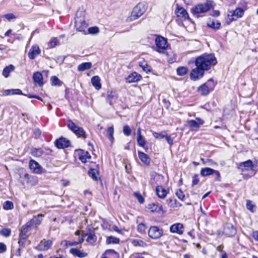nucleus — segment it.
Instances as JSON below:
<instances>
[{
  "label": "nucleus",
  "instance_id": "f257e3e1",
  "mask_svg": "<svg viewBox=\"0 0 258 258\" xmlns=\"http://www.w3.org/2000/svg\"><path fill=\"white\" fill-rule=\"evenodd\" d=\"M196 66L203 71L209 70L212 66L217 63L216 59L213 54H204L197 58Z\"/></svg>",
  "mask_w": 258,
  "mask_h": 258
},
{
  "label": "nucleus",
  "instance_id": "f03ea898",
  "mask_svg": "<svg viewBox=\"0 0 258 258\" xmlns=\"http://www.w3.org/2000/svg\"><path fill=\"white\" fill-rule=\"evenodd\" d=\"M84 11L79 10L77 12L75 18V27L76 30L80 32H83L87 27L88 24L84 20Z\"/></svg>",
  "mask_w": 258,
  "mask_h": 258
},
{
  "label": "nucleus",
  "instance_id": "7ed1b4c3",
  "mask_svg": "<svg viewBox=\"0 0 258 258\" xmlns=\"http://www.w3.org/2000/svg\"><path fill=\"white\" fill-rule=\"evenodd\" d=\"M146 8L143 4L139 3L135 7L131 16L127 18V21L131 22L141 17L145 12Z\"/></svg>",
  "mask_w": 258,
  "mask_h": 258
},
{
  "label": "nucleus",
  "instance_id": "20e7f679",
  "mask_svg": "<svg viewBox=\"0 0 258 258\" xmlns=\"http://www.w3.org/2000/svg\"><path fill=\"white\" fill-rule=\"evenodd\" d=\"M67 126L78 137L82 138L84 139L86 138V134L84 130L82 127L78 126L71 119L68 120Z\"/></svg>",
  "mask_w": 258,
  "mask_h": 258
},
{
  "label": "nucleus",
  "instance_id": "39448f33",
  "mask_svg": "<svg viewBox=\"0 0 258 258\" xmlns=\"http://www.w3.org/2000/svg\"><path fill=\"white\" fill-rule=\"evenodd\" d=\"M215 84L213 80L210 79L206 83L200 86L198 91L202 95L206 96L213 90Z\"/></svg>",
  "mask_w": 258,
  "mask_h": 258
},
{
  "label": "nucleus",
  "instance_id": "423d86ee",
  "mask_svg": "<svg viewBox=\"0 0 258 258\" xmlns=\"http://www.w3.org/2000/svg\"><path fill=\"white\" fill-rule=\"evenodd\" d=\"M212 7L211 2H208L206 4L197 5L195 8L191 10V13L194 15H197L201 13H204L209 11Z\"/></svg>",
  "mask_w": 258,
  "mask_h": 258
},
{
  "label": "nucleus",
  "instance_id": "0eeeda50",
  "mask_svg": "<svg viewBox=\"0 0 258 258\" xmlns=\"http://www.w3.org/2000/svg\"><path fill=\"white\" fill-rule=\"evenodd\" d=\"M155 44L157 51L159 52H163L167 47L166 40L162 36H158L156 38Z\"/></svg>",
  "mask_w": 258,
  "mask_h": 258
},
{
  "label": "nucleus",
  "instance_id": "6e6552de",
  "mask_svg": "<svg viewBox=\"0 0 258 258\" xmlns=\"http://www.w3.org/2000/svg\"><path fill=\"white\" fill-rule=\"evenodd\" d=\"M148 235L152 239L159 238L163 235V230L157 226H151L148 230Z\"/></svg>",
  "mask_w": 258,
  "mask_h": 258
},
{
  "label": "nucleus",
  "instance_id": "1a4fd4ad",
  "mask_svg": "<svg viewBox=\"0 0 258 258\" xmlns=\"http://www.w3.org/2000/svg\"><path fill=\"white\" fill-rule=\"evenodd\" d=\"M29 167L32 171L36 174H41L45 172V170L40 165L33 159L30 160L29 161Z\"/></svg>",
  "mask_w": 258,
  "mask_h": 258
},
{
  "label": "nucleus",
  "instance_id": "9d476101",
  "mask_svg": "<svg viewBox=\"0 0 258 258\" xmlns=\"http://www.w3.org/2000/svg\"><path fill=\"white\" fill-rule=\"evenodd\" d=\"M52 245V241L51 240L44 239L40 242L35 248L39 251H46L51 247Z\"/></svg>",
  "mask_w": 258,
  "mask_h": 258
},
{
  "label": "nucleus",
  "instance_id": "9b49d317",
  "mask_svg": "<svg viewBox=\"0 0 258 258\" xmlns=\"http://www.w3.org/2000/svg\"><path fill=\"white\" fill-rule=\"evenodd\" d=\"M43 216L44 215L41 214L35 216L31 220L27 222L26 224L31 228L37 227L41 223Z\"/></svg>",
  "mask_w": 258,
  "mask_h": 258
},
{
  "label": "nucleus",
  "instance_id": "f8f14e48",
  "mask_svg": "<svg viewBox=\"0 0 258 258\" xmlns=\"http://www.w3.org/2000/svg\"><path fill=\"white\" fill-rule=\"evenodd\" d=\"M223 233L228 237H232L236 234V230L232 224L227 223L224 227Z\"/></svg>",
  "mask_w": 258,
  "mask_h": 258
},
{
  "label": "nucleus",
  "instance_id": "ddd939ff",
  "mask_svg": "<svg viewBox=\"0 0 258 258\" xmlns=\"http://www.w3.org/2000/svg\"><path fill=\"white\" fill-rule=\"evenodd\" d=\"M244 10L242 8H237L233 12H231V15L228 14V17L231 20H236L238 18H241L244 14Z\"/></svg>",
  "mask_w": 258,
  "mask_h": 258
},
{
  "label": "nucleus",
  "instance_id": "4468645a",
  "mask_svg": "<svg viewBox=\"0 0 258 258\" xmlns=\"http://www.w3.org/2000/svg\"><path fill=\"white\" fill-rule=\"evenodd\" d=\"M204 74V71L198 67L193 69L190 73V78L194 81L198 80L200 77H202Z\"/></svg>",
  "mask_w": 258,
  "mask_h": 258
},
{
  "label": "nucleus",
  "instance_id": "2eb2a0df",
  "mask_svg": "<svg viewBox=\"0 0 258 258\" xmlns=\"http://www.w3.org/2000/svg\"><path fill=\"white\" fill-rule=\"evenodd\" d=\"M70 145L69 140L65 138H60L55 141V146L59 149L67 148Z\"/></svg>",
  "mask_w": 258,
  "mask_h": 258
},
{
  "label": "nucleus",
  "instance_id": "dca6fc26",
  "mask_svg": "<svg viewBox=\"0 0 258 258\" xmlns=\"http://www.w3.org/2000/svg\"><path fill=\"white\" fill-rule=\"evenodd\" d=\"M214 173L216 174V175L217 176V178H219L220 177L219 172L218 171L215 170L212 168L206 167L202 168L201 170V174L203 176L210 175Z\"/></svg>",
  "mask_w": 258,
  "mask_h": 258
},
{
  "label": "nucleus",
  "instance_id": "f3484780",
  "mask_svg": "<svg viewBox=\"0 0 258 258\" xmlns=\"http://www.w3.org/2000/svg\"><path fill=\"white\" fill-rule=\"evenodd\" d=\"M76 152L78 154L79 159L83 163L86 162L87 159L91 158V156L87 151L78 150H76Z\"/></svg>",
  "mask_w": 258,
  "mask_h": 258
},
{
  "label": "nucleus",
  "instance_id": "a211bd4d",
  "mask_svg": "<svg viewBox=\"0 0 258 258\" xmlns=\"http://www.w3.org/2000/svg\"><path fill=\"white\" fill-rule=\"evenodd\" d=\"M142 76L136 72H133L126 78V82L128 83L137 82L141 80Z\"/></svg>",
  "mask_w": 258,
  "mask_h": 258
},
{
  "label": "nucleus",
  "instance_id": "6ab92c4d",
  "mask_svg": "<svg viewBox=\"0 0 258 258\" xmlns=\"http://www.w3.org/2000/svg\"><path fill=\"white\" fill-rule=\"evenodd\" d=\"M175 13L177 17L182 20H186L189 19V16L186 11L183 8H178L175 11Z\"/></svg>",
  "mask_w": 258,
  "mask_h": 258
},
{
  "label": "nucleus",
  "instance_id": "aec40b11",
  "mask_svg": "<svg viewBox=\"0 0 258 258\" xmlns=\"http://www.w3.org/2000/svg\"><path fill=\"white\" fill-rule=\"evenodd\" d=\"M183 226L181 223H175L171 226L170 230L172 233H176L179 234H182L183 232Z\"/></svg>",
  "mask_w": 258,
  "mask_h": 258
},
{
  "label": "nucleus",
  "instance_id": "412c9836",
  "mask_svg": "<svg viewBox=\"0 0 258 258\" xmlns=\"http://www.w3.org/2000/svg\"><path fill=\"white\" fill-rule=\"evenodd\" d=\"M40 53V49L38 46H33L30 49L28 55L30 59H34Z\"/></svg>",
  "mask_w": 258,
  "mask_h": 258
},
{
  "label": "nucleus",
  "instance_id": "4be33fe9",
  "mask_svg": "<svg viewBox=\"0 0 258 258\" xmlns=\"http://www.w3.org/2000/svg\"><path fill=\"white\" fill-rule=\"evenodd\" d=\"M156 191L158 197L160 199H164L168 193V191L162 186L158 185L156 188Z\"/></svg>",
  "mask_w": 258,
  "mask_h": 258
},
{
  "label": "nucleus",
  "instance_id": "5701e85b",
  "mask_svg": "<svg viewBox=\"0 0 258 258\" xmlns=\"http://www.w3.org/2000/svg\"><path fill=\"white\" fill-rule=\"evenodd\" d=\"M31 228L27 226L26 224L23 225L21 229V232L20 233V238L21 239H26L27 237V233L30 230Z\"/></svg>",
  "mask_w": 258,
  "mask_h": 258
},
{
  "label": "nucleus",
  "instance_id": "b1692460",
  "mask_svg": "<svg viewBox=\"0 0 258 258\" xmlns=\"http://www.w3.org/2000/svg\"><path fill=\"white\" fill-rule=\"evenodd\" d=\"M138 156L139 159L144 164L149 165L150 163V158L148 155L141 151H138Z\"/></svg>",
  "mask_w": 258,
  "mask_h": 258
},
{
  "label": "nucleus",
  "instance_id": "393cba45",
  "mask_svg": "<svg viewBox=\"0 0 258 258\" xmlns=\"http://www.w3.org/2000/svg\"><path fill=\"white\" fill-rule=\"evenodd\" d=\"M253 165L251 161L247 160L240 164V168L242 171H248L252 169Z\"/></svg>",
  "mask_w": 258,
  "mask_h": 258
},
{
  "label": "nucleus",
  "instance_id": "a878e982",
  "mask_svg": "<svg viewBox=\"0 0 258 258\" xmlns=\"http://www.w3.org/2000/svg\"><path fill=\"white\" fill-rule=\"evenodd\" d=\"M70 252L74 255L81 258L84 257L87 255L86 253L82 252L80 250L75 248H71L70 249Z\"/></svg>",
  "mask_w": 258,
  "mask_h": 258
},
{
  "label": "nucleus",
  "instance_id": "bb28decb",
  "mask_svg": "<svg viewBox=\"0 0 258 258\" xmlns=\"http://www.w3.org/2000/svg\"><path fill=\"white\" fill-rule=\"evenodd\" d=\"M91 83L96 89L99 90L101 88L100 79L98 76H95L92 78Z\"/></svg>",
  "mask_w": 258,
  "mask_h": 258
},
{
  "label": "nucleus",
  "instance_id": "cd10ccee",
  "mask_svg": "<svg viewBox=\"0 0 258 258\" xmlns=\"http://www.w3.org/2000/svg\"><path fill=\"white\" fill-rule=\"evenodd\" d=\"M25 178L26 179V182L31 185H35L36 184L37 182L36 177L32 175H29L28 174H25Z\"/></svg>",
  "mask_w": 258,
  "mask_h": 258
},
{
  "label": "nucleus",
  "instance_id": "c85d7f7f",
  "mask_svg": "<svg viewBox=\"0 0 258 258\" xmlns=\"http://www.w3.org/2000/svg\"><path fill=\"white\" fill-rule=\"evenodd\" d=\"M148 208L153 212H160L163 211L162 206L159 204L152 203L148 205Z\"/></svg>",
  "mask_w": 258,
  "mask_h": 258
},
{
  "label": "nucleus",
  "instance_id": "c756f323",
  "mask_svg": "<svg viewBox=\"0 0 258 258\" xmlns=\"http://www.w3.org/2000/svg\"><path fill=\"white\" fill-rule=\"evenodd\" d=\"M33 78L35 83L38 84L40 86L43 85V77L42 74L40 73L36 72L34 73Z\"/></svg>",
  "mask_w": 258,
  "mask_h": 258
},
{
  "label": "nucleus",
  "instance_id": "7c9ffc66",
  "mask_svg": "<svg viewBox=\"0 0 258 258\" xmlns=\"http://www.w3.org/2000/svg\"><path fill=\"white\" fill-rule=\"evenodd\" d=\"M207 25L211 28L215 30H218L221 26V23L217 20H213L212 21L210 20L208 22Z\"/></svg>",
  "mask_w": 258,
  "mask_h": 258
},
{
  "label": "nucleus",
  "instance_id": "2f4dec72",
  "mask_svg": "<svg viewBox=\"0 0 258 258\" xmlns=\"http://www.w3.org/2000/svg\"><path fill=\"white\" fill-rule=\"evenodd\" d=\"M92 67V63L90 62H83L78 66V71L80 72L88 70Z\"/></svg>",
  "mask_w": 258,
  "mask_h": 258
},
{
  "label": "nucleus",
  "instance_id": "473e14b6",
  "mask_svg": "<svg viewBox=\"0 0 258 258\" xmlns=\"http://www.w3.org/2000/svg\"><path fill=\"white\" fill-rule=\"evenodd\" d=\"M117 98L116 96V93L115 92L112 91H108L107 92V100L109 102V104L111 105L113 101Z\"/></svg>",
  "mask_w": 258,
  "mask_h": 258
},
{
  "label": "nucleus",
  "instance_id": "72a5a7b5",
  "mask_svg": "<svg viewBox=\"0 0 258 258\" xmlns=\"http://www.w3.org/2000/svg\"><path fill=\"white\" fill-rule=\"evenodd\" d=\"M114 128L113 126L109 127L107 131V137L112 143L114 141Z\"/></svg>",
  "mask_w": 258,
  "mask_h": 258
},
{
  "label": "nucleus",
  "instance_id": "f704fd0d",
  "mask_svg": "<svg viewBox=\"0 0 258 258\" xmlns=\"http://www.w3.org/2000/svg\"><path fill=\"white\" fill-rule=\"evenodd\" d=\"M106 244H117L119 242V239L113 236H108L106 239Z\"/></svg>",
  "mask_w": 258,
  "mask_h": 258
},
{
  "label": "nucleus",
  "instance_id": "c9c22d12",
  "mask_svg": "<svg viewBox=\"0 0 258 258\" xmlns=\"http://www.w3.org/2000/svg\"><path fill=\"white\" fill-rule=\"evenodd\" d=\"M14 69V67L11 64L8 67H6L3 71V75L6 77L7 78L9 74L11 72L13 71Z\"/></svg>",
  "mask_w": 258,
  "mask_h": 258
},
{
  "label": "nucleus",
  "instance_id": "e433bc0d",
  "mask_svg": "<svg viewBox=\"0 0 258 258\" xmlns=\"http://www.w3.org/2000/svg\"><path fill=\"white\" fill-rule=\"evenodd\" d=\"M58 44V41L56 37H52L48 43V47L53 48Z\"/></svg>",
  "mask_w": 258,
  "mask_h": 258
},
{
  "label": "nucleus",
  "instance_id": "4c0bfd02",
  "mask_svg": "<svg viewBox=\"0 0 258 258\" xmlns=\"http://www.w3.org/2000/svg\"><path fill=\"white\" fill-rule=\"evenodd\" d=\"M88 174L93 179L95 180H96L97 179L98 172L96 169H90L88 171Z\"/></svg>",
  "mask_w": 258,
  "mask_h": 258
},
{
  "label": "nucleus",
  "instance_id": "58836bf2",
  "mask_svg": "<svg viewBox=\"0 0 258 258\" xmlns=\"http://www.w3.org/2000/svg\"><path fill=\"white\" fill-rule=\"evenodd\" d=\"M187 73V69L186 67H181L177 69V73L179 76H184Z\"/></svg>",
  "mask_w": 258,
  "mask_h": 258
},
{
  "label": "nucleus",
  "instance_id": "ea45409f",
  "mask_svg": "<svg viewBox=\"0 0 258 258\" xmlns=\"http://www.w3.org/2000/svg\"><path fill=\"white\" fill-rule=\"evenodd\" d=\"M132 243L135 246L145 247L146 246V243L145 242L139 239H135L133 241Z\"/></svg>",
  "mask_w": 258,
  "mask_h": 258
},
{
  "label": "nucleus",
  "instance_id": "a19ab883",
  "mask_svg": "<svg viewBox=\"0 0 258 258\" xmlns=\"http://www.w3.org/2000/svg\"><path fill=\"white\" fill-rule=\"evenodd\" d=\"M189 126L194 129H198L199 128L200 124L196 120H190L188 121Z\"/></svg>",
  "mask_w": 258,
  "mask_h": 258
},
{
  "label": "nucleus",
  "instance_id": "79ce46f5",
  "mask_svg": "<svg viewBox=\"0 0 258 258\" xmlns=\"http://www.w3.org/2000/svg\"><path fill=\"white\" fill-rule=\"evenodd\" d=\"M137 142L139 146L142 147H144L146 144V141L143 136L138 137Z\"/></svg>",
  "mask_w": 258,
  "mask_h": 258
},
{
  "label": "nucleus",
  "instance_id": "37998d69",
  "mask_svg": "<svg viewBox=\"0 0 258 258\" xmlns=\"http://www.w3.org/2000/svg\"><path fill=\"white\" fill-rule=\"evenodd\" d=\"M11 233V231L9 228H4L0 230V234L5 236V237H9L10 236Z\"/></svg>",
  "mask_w": 258,
  "mask_h": 258
},
{
  "label": "nucleus",
  "instance_id": "c03bdc74",
  "mask_svg": "<svg viewBox=\"0 0 258 258\" xmlns=\"http://www.w3.org/2000/svg\"><path fill=\"white\" fill-rule=\"evenodd\" d=\"M3 208L5 210H11L14 208L13 203L10 201H6L3 204Z\"/></svg>",
  "mask_w": 258,
  "mask_h": 258
},
{
  "label": "nucleus",
  "instance_id": "a18cd8bd",
  "mask_svg": "<svg viewBox=\"0 0 258 258\" xmlns=\"http://www.w3.org/2000/svg\"><path fill=\"white\" fill-rule=\"evenodd\" d=\"M96 237L94 234L92 233H90L88 236L87 239H86V241L90 243H93L96 241Z\"/></svg>",
  "mask_w": 258,
  "mask_h": 258
},
{
  "label": "nucleus",
  "instance_id": "49530a36",
  "mask_svg": "<svg viewBox=\"0 0 258 258\" xmlns=\"http://www.w3.org/2000/svg\"><path fill=\"white\" fill-rule=\"evenodd\" d=\"M167 203L168 206L172 208L176 207V200L174 199H169L167 200Z\"/></svg>",
  "mask_w": 258,
  "mask_h": 258
},
{
  "label": "nucleus",
  "instance_id": "de8ad7c7",
  "mask_svg": "<svg viewBox=\"0 0 258 258\" xmlns=\"http://www.w3.org/2000/svg\"><path fill=\"white\" fill-rule=\"evenodd\" d=\"M153 136L156 139H163L166 136L165 132L157 133L153 132Z\"/></svg>",
  "mask_w": 258,
  "mask_h": 258
},
{
  "label": "nucleus",
  "instance_id": "09e8293b",
  "mask_svg": "<svg viewBox=\"0 0 258 258\" xmlns=\"http://www.w3.org/2000/svg\"><path fill=\"white\" fill-rule=\"evenodd\" d=\"M137 229L140 233H143L145 232L147 227L144 224L140 223L138 225Z\"/></svg>",
  "mask_w": 258,
  "mask_h": 258
},
{
  "label": "nucleus",
  "instance_id": "8fccbe9b",
  "mask_svg": "<svg viewBox=\"0 0 258 258\" xmlns=\"http://www.w3.org/2000/svg\"><path fill=\"white\" fill-rule=\"evenodd\" d=\"M123 133L126 136H130L132 133L130 127L127 125H124L123 127Z\"/></svg>",
  "mask_w": 258,
  "mask_h": 258
},
{
  "label": "nucleus",
  "instance_id": "3c124183",
  "mask_svg": "<svg viewBox=\"0 0 258 258\" xmlns=\"http://www.w3.org/2000/svg\"><path fill=\"white\" fill-rule=\"evenodd\" d=\"M134 195L137 199L140 204H143L144 202V199L140 192H134Z\"/></svg>",
  "mask_w": 258,
  "mask_h": 258
},
{
  "label": "nucleus",
  "instance_id": "603ef678",
  "mask_svg": "<svg viewBox=\"0 0 258 258\" xmlns=\"http://www.w3.org/2000/svg\"><path fill=\"white\" fill-rule=\"evenodd\" d=\"M88 32L91 34H96L99 33V30L97 27H92L88 29Z\"/></svg>",
  "mask_w": 258,
  "mask_h": 258
},
{
  "label": "nucleus",
  "instance_id": "864d4df0",
  "mask_svg": "<svg viewBox=\"0 0 258 258\" xmlns=\"http://www.w3.org/2000/svg\"><path fill=\"white\" fill-rule=\"evenodd\" d=\"M175 194L180 200L183 201L184 199L185 195L181 189L177 190Z\"/></svg>",
  "mask_w": 258,
  "mask_h": 258
},
{
  "label": "nucleus",
  "instance_id": "5fc2aeb1",
  "mask_svg": "<svg viewBox=\"0 0 258 258\" xmlns=\"http://www.w3.org/2000/svg\"><path fill=\"white\" fill-rule=\"evenodd\" d=\"M51 81L52 84L53 85H59V83H60V81L57 77L56 76H53L51 78Z\"/></svg>",
  "mask_w": 258,
  "mask_h": 258
},
{
  "label": "nucleus",
  "instance_id": "6e6d98bb",
  "mask_svg": "<svg viewBox=\"0 0 258 258\" xmlns=\"http://www.w3.org/2000/svg\"><path fill=\"white\" fill-rule=\"evenodd\" d=\"M11 95H23L21 90L19 89H11Z\"/></svg>",
  "mask_w": 258,
  "mask_h": 258
},
{
  "label": "nucleus",
  "instance_id": "4d7b16f0",
  "mask_svg": "<svg viewBox=\"0 0 258 258\" xmlns=\"http://www.w3.org/2000/svg\"><path fill=\"white\" fill-rule=\"evenodd\" d=\"M4 17L6 18L9 21H11L12 19H16V17L12 13L7 14L4 15Z\"/></svg>",
  "mask_w": 258,
  "mask_h": 258
},
{
  "label": "nucleus",
  "instance_id": "13d9d810",
  "mask_svg": "<svg viewBox=\"0 0 258 258\" xmlns=\"http://www.w3.org/2000/svg\"><path fill=\"white\" fill-rule=\"evenodd\" d=\"M199 179L198 178V175H195L193 176L192 185L195 186V185L199 183Z\"/></svg>",
  "mask_w": 258,
  "mask_h": 258
},
{
  "label": "nucleus",
  "instance_id": "bf43d9fd",
  "mask_svg": "<svg viewBox=\"0 0 258 258\" xmlns=\"http://www.w3.org/2000/svg\"><path fill=\"white\" fill-rule=\"evenodd\" d=\"M145 254V253H135L132 254L131 258H144L143 256V254Z\"/></svg>",
  "mask_w": 258,
  "mask_h": 258
},
{
  "label": "nucleus",
  "instance_id": "052dcab7",
  "mask_svg": "<svg viewBox=\"0 0 258 258\" xmlns=\"http://www.w3.org/2000/svg\"><path fill=\"white\" fill-rule=\"evenodd\" d=\"M7 250L6 245L2 242H0V253H3Z\"/></svg>",
  "mask_w": 258,
  "mask_h": 258
},
{
  "label": "nucleus",
  "instance_id": "680f3d73",
  "mask_svg": "<svg viewBox=\"0 0 258 258\" xmlns=\"http://www.w3.org/2000/svg\"><path fill=\"white\" fill-rule=\"evenodd\" d=\"M165 138H166L167 142L169 145H172L173 144V139H172L170 136H167L166 134Z\"/></svg>",
  "mask_w": 258,
  "mask_h": 258
},
{
  "label": "nucleus",
  "instance_id": "e2e57ef3",
  "mask_svg": "<svg viewBox=\"0 0 258 258\" xmlns=\"http://www.w3.org/2000/svg\"><path fill=\"white\" fill-rule=\"evenodd\" d=\"M246 207L247 209L251 211V212H253L252 208L253 207V206L252 205L250 201H248L247 202Z\"/></svg>",
  "mask_w": 258,
  "mask_h": 258
},
{
  "label": "nucleus",
  "instance_id": "0e129e2a",
  "mask_svg": "<svg viewBox=\"0 0 258 258\" xmlns=\"http://www.w3.org/2000/svg\"><path fill=\"white\" fill-rule=\"evenodd\" d=\"M11 93V89L5 90L3 91L2 94L1 95L3 96L10 95Z\"/></svg>",
  "mask_w": 258,
  "mask_h": 258
},
{
  "label": "nucleus",
  "instance_id": "69168bd1",
  "mask_svg": "<svg viewBox=\"0 0 258 258\" xmlns=\"http://www.w3.org/2000/svg\"><path fill=\"white\" fill-rule=\"evenodd\" d=\"M140 66L142 68L143 70L145 72H150V69L148 66V65H147L146 64L144 66L140 65Z\"/></svg>",
  "mask_w": 258,
  "mask_h": 258
},
{
  "label": "nucleus",
  "instance_id": "338daca9",
  "mask_svg": "<svg viewBox=\"0 0 258 258\" xmlns=\"http://www.w3.org/2000/svg\"><path fill=\"white\" fill-rule=\"evenodd\" d=\"M67 244L69 246H74L77 245L78 244V243L77 241L74 242H71V241H67Z\"/></svg>",
  "mask_w": 258,
  "mask_h": 258
},
{
  "label": "nucleus",
  "instance_id": "774afa93",
  "mask_svg": "<svg viewBox=\"0 0 258 258\" xmlns=\"http://www.w3.org/2000/svg\"><path fill=\"white\" fill-rule=\"evenodd\" d=\"M220 257V258H228L226 253L224 251H222Z\"/></svg>",
  "mask_w": 258,
  "mask_h": 258
}]
</instances>
